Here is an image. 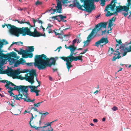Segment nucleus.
I'll return each mask as SVG.
<instances>
[{
	"instance_id": "nucleus-1",
	"label": "nucleus",
	"mask_w": 131,
	"mask_h": 131,
	"mask_svg": "<svg viewBox=\"0 0 131 131\" xmlns=\"http://www.w3.org/2000/svg\"><path fill=\"white\" fill-rule=\"evenodd\" d=\"M58 59V57L55 58H47L44 54L35 56L34 66L39 70L45 69L47 67H51L52 65H55L56 61Z\"/></svg>"
},
{
	"instance_id": "nucleus-2",
	"label": "nucleus",
	"mask_w": 131,
	"mask_h": 131,
	"mask_svg": "<svg viewBox=\"0 0 131 131\" xmlns=\"http://www.w3.org/2000/svg\"><path fill=\"white\" fill-rule=\"evenodd\" d=\"M85 2H81L83 3V4L81 5L78 1L76 0L73 2V4H71L69 5L70 7L76 6L79 9L82 10H85L86 12L91 13L93 10H95V6L94 4V1H92L87 0Z\"/></svg>"
},
{
	"instance_id": "nucleus-3",
	"label": "nucleus",
	"mask_w": 131,
	"mask_h": 131,
	"mask_svg": "<svg viewBox=\"0 0 131 131\" xmlns=\"http://www.w3.org/2000/svg\"><path fill=\"white\" fill-rule=\"evenodd\" d=\"M107 23L106 22H101L96 25L95 27L92 31L94 30V35H96L98 36H103L105 35L106 31V26Z\"/></svg>"
},
{
	"instance_id": "nucleus-4",
	"label": "nucleus",
	"mask_w": 131,
	"mask_h": 131,
	"mask_svg": "<svg viewBox=\"0 0 131 131\" xmlns=\"http://www.w3.org/2000/svg\"><path fill=\"white\" fill-rule=\"evenodd\" d=\"M7 28L9 29V31L12 35H14L18 37L19 34H22L24 36L25 27H23L21 28H18L14 25L10 24L6 25Z\"/></svg>"
},
{
	"instance_id": "nucleus-5",
	"label": "nucleus",
	"mask_w": 131,
	"mask_h": 131,
	"mask_svg": "<svg viewBox=\"0 0 131 131\" xmlns=\"http://www.w3.org/2000/svg\"><path fill=\"white\" fill-rule=\"evenodd\" d=\"M117 0H112L110 4L107 5L105 7V11H107V13L105 14L106 17H108L112 15L115 14L117 15L118 14L116 11L113 13H111L108 10V9L110 8L111 11H114L115 10V7L116 6V3H117Z\"/></svg>"
},
{
	"instance_id": "nucleus-6",
	"label": "nucleus",
	"mask_w": 131,
	"mask_h": 131,
	"mask_svg": "<svg viewBox=\"0 0 131 131\" xmlns=\"http://www.w3.org/2000/svg\"><path fill=\"white\" fill-rule=\"evenodd\" d=\"M23 94L20 93H19L18 95H16V100L20 101L22 99H23L24 101L27 102H33L35 101V100L33 99L31 100L28 96V92H23Z\"/></svg>"
},
{
	"instance_id": "nucleus-7",
	"label": "nucleus",
	"mask_w": 131,
	"mask_h": 131,
	"mask_svg": "<svg viewBox=\"0 0 131 131\" xmlns=\"http://www.w3.org/2000/svg\"><path fill=\"white\" fill-rule=\"evenodd\" d=\"M26 35L34 37H39L42 36V34L37 31L36 29H34V32H32L27 27H25L24 36H25Z\"/></svg>"
},
{
	"instance_id": "nucleus-8",
	"label": "nucleus",
	"mask_w": 131,
	"mask_h": 131,
	"mask_svg": "<svg viewBox=\"0 0 131 131\" xmlns=\"http://www.w3.org/2000/svg\"><path fill=\"white\" fill-rule=\"evenodd\" d=\"M130 3L129 0H127V3L126 6H122L120 5L119 6H115L116 7V11L117 13L119 12L122 11H125L126 12L128 11L130 8Z\"/></svg>"
},
{
	"instance_id": "nucleus-9",
	"label": "nucleus",
	"mask_w": 131,
	"mask_h": 131,
	"mask_svg": "<svg viewBox=\"0 0 131 131\" xmlns=\"http://www.w3.org/2000/svg\"><path fill=\"white\" fill-rule=\"evenodd\" d=\"M108 42L109 41L107 38L103 37L99 40L96 42L94 45L97 47H98L100 46V47L102 48L104 45L108 43Z\"/></svg>"
},
{
	"instance_id": "nucleus-10",
	"label": "nucleus",
	"mask_w": 131,
	"mask_h": 131,
	"mask_svg": "<svg viewBox=\"0 0 131 131\" xmlns=\"http://www.w3.org/2000/svg\"><path fill=\"white\" fill-rule=\"evenodd\" d=\"M56 9H53L52 8H51V9L49 10V12H51V14H53L55 12L56 13H61L62 9V5L61 3L60 2H58L57 4V6L56 7Z\"/></svg>"
},
{
	"instance_id": "nucleus-11",
	"label": "nucleus",
	"mask_w": 131,
	"mask_h": 131,
	"mask_svg": "<svg viewBox=\"0 0 131 131\" xmlns=\"http://www.w3.org/2000/svg\"><path fill=\"white\" fill-rule=\"evenodd\" d=\"M94 31L93 30L91 31L87 37L86 40L83 42V43H84L83 47L88 46L91 40L95 37V35H94Z\"/></svg>"
},
{
	"instance_id": "nucleus-12",
	"label": "nucleus",
	"mask_w": 131,
	"mask_h": 131,
	"mask_svg": "<svg viewBox=\"0 0 131 131\" xmlns=\"http://www.w3.org/2000/svg\"><path fill=\"white\" fill-rule=\"evenodd\" d=\"M13 86H14V88H12L10 87L9 88L10 90L9 91L12 92V91L13 90H17L18 91L19 93L21 92H24V86H23V85L17 86L14 84V85Z\"/></svg>"
},
{
	"instance_id": "nucleus-13",
	"label": "nucleus",
	"mask_w": 131,
	"mask_h": 131,
	"mask_svg": "<svg viewBox=\"0 0 131 131\" xmlns=\"http://www.w3.org/2000/svg\"><path fill=\"white\" fill-rule=\"evenodd\" d=\"M21 51H22L21 52L23 53L19 52V54H22L23 57L24 58H26L28 57L31 58L33 57V54L31 52L28 53L26 50H22Z\"/></svg>"
},
{
	"instance_id": "nucleus-14",
	"label": "nucleus",
	"mask_w": 131,
	"mask_h": 131,
	"mask_svg": "<svg viewBox=\"0 0 131 131\" xmlns=\"http://www.w3.org/2000/svg\"><path fill=\"white\" fill-rule=\"evenodd\" d=\"M0 73L6 74L8 75L14 76V71L11 68L8 69L3 70L0 69Z\"/></svg>"
},
{
	"instance_id": "nucleus-15",
	"label": "nucleus",
	"mask_w": 131,
	"mask_h": 131,
	"mask_svg": "<svg viewBox=\"0 0 131 131\" xmlns=\"http://www.w3.org/2000/svg\"><path fill=\"white\" fill-rule=\"evenodd\" d=\"M32 21H33L34 24V25L32 26L31 25L29 21L25 22V20H21V21H19L18 20L16 19L15 20V21H17V22L20 24H23L24 23H27L28 25H29L30 26V27H34L35 26V23L37 21V20H35L34 18L32 19Z\"/></svg>"
},
{
	"instance_id": "nucleus-16",
	"label": "nucleus",
	"mask_w": 131,
	"mask_h": 131,
	"mask_svg": "<svg viewBox=\"0 0 131 131\" xmlns=\"http://www.w3.org/2000/svg\"><path fill=\"white\" fill-rule=\"evenodd\" d=\"M23 86H24V92L26 93L28 92V90L27 89L28 88H29L31 89L30 91L31 92H33L31 91V90H37V87H39V86H32L31 85H28L27 86L23 85Z\"/></svg>"
},
{
	"instance_id": "nucleus-17",
	"label": "nucleus",
	"mask_w": 131,
	"mask_h": 131,
	"mask_svg": "<svg viewBox=\"0 0 131 131\" xmlns=\"http://www.w3.org/2000/svg\"><path fill=\"white\" fill-rule=\"evenodd\" d=\"M26 80L29 83H30L31 84H33L34 82V77L29 75L28 76L27 74H26Z\"/></svg>"
},
{
	"instance_id": "nucleus-18",
	"label": "nucleus",
	"mask_w": 131,
	"mask_h": 131,
	"mask_svg": "<svg viewBox=\"0 0 131 131\" xmlns=\"http://www.w3.org/2000/svg\"><path fill=\"white\" fill-rule=\"evenodd\" d=\"M73 61L71 58H70L66 62V65L67 66V67L68 70L70 69L71 67H73L71 65V62Z\"/></svg>"
},
{
	"instance_id": "nucleus-19",
	"label": "nucleus",
	"mask_w": 131,
	"mask_h": 131,
	"mask_svg": "<svg viewBox=\"0 0 131 131\" xmlns=\"http://www.w3.org/2000/svg\"><path fill=\"white\" fill-rule=\"evenodd\" d=\"M74 46L73 45H70L68 47V49H70V51H71V53L70 55V57L71 56L73 55H75L76 54V53H74Z\"/></svg>"
},
{
	"instance_id": "nucleus-20",
	"label": "nucleus",
	"mask_w": 131,
	"mask_h": 131,
	"mask_svg": "<svg viewBox=\"0 0 131 131\" xmlns=\"http://www.w3.org/2000/svg\"><path fill=\"white\" fill-rule=\"evenodd\" d=\"M82 56H79L77 57H74L72 55L71 57V58L73 61H77L78 60H81L82 61Z\"/></svg>"
},
{
	"instance_id": "nucleus-21",
	"label": "nucleus",
	"mask_w": 131,
	"mask_h": 131,
	"mask_svg": "<svg viewBox=\"0 0 131 131\" xmlns=\"http://www.w3.org/2000/svg\"><path fill=\"white\" fill-rule=\"evenodd\" d=\"M125 52L123 53L122 55L123 57L125 56L127 52L131 51V46L130 45L128 48L127 47H126L125 48Z\"/></svg>"
},
{
	"instance_id": "nucleus-22",
	"label": "nucleus",
	"mask_w": 131,
	"mask_h": 131,
	"mask_svg": "<svg viewBox=\"0 0 131 131\" xmlns=\"http://www.w3.org/2000/svg\"><path fill=\"white\" fill-rule=\"evenodd\" d=\"M13 108H12V110H14L13 112L14 113V114L16 115H17L18 114H19L20 113V111L19 109H17L15 108V107H13Z\"/></svg>"
},
{
	"instance_id": "nucleus-23",
	"label": "nucleus",
	"mask_w": 131,
	"mask_h": 131,
	"mask_svg": "<svg viewBox=\"0 0 131 131\" xmlns=\"http://www.w3.org/2000/svg\"><path fill=\"white\" fill-rule=\"evenodd\" d=\"M29 74L30 76L34 77L35 76H36V71L35 70H32L29 71Z\"/></svg>"
},
{
	"instance_id": "nucleus-24",
	"label": "nucleus",
	"mask_w": 131,
	"mask_h": 131,
	"mask_svg": "<svg viewBox=\"0 0 131 131\" xmlns=\"http://www.w3.org/2000/svg\"><path fill=\"white\" fill-rule=\"evenodd\" d=\"M59 58L63 60L64 61H66L67 62L71 58V57L69 55L67 57H60Z\"/></svg>"
},
{
	"instance_id": "nucleus-25",
	"label": "nucleus",
	"mask_w": 131,
	"mask_h": 131,
	"mask_svg": "<svg viewBox=\"0 0 131 131\" xmlns=\"http://www.w3.org/2000/svg\"><path fill=\"white\" fill-rule=\"evenodd\" d=\"M100 0H94V1L96 2H98ZM101 2L100 3L102 6H104L105 5V3L106 0H100Z\"/></svg>"
},
{
	"instance_id": "nucleus-26",
	"label": "nucleus",
	"mask_w": 131,
	"mask_h": 131,
	"mask_svg": "<svg viewBox=\"0 0 131 131\" xmlns=\"http://www.w3.org/2000/svg\"><path fill=\"white\" fill-rule=\"evenodd\" d=\"M10 84H11L12 85H14V84L12 82L9 81H7L6 84L5 85V87L7 89H9L10 87L9 86Z\"/></svg>"
},
{
	"instance_id": "nucleus-27",
	"label": "nucleus",
	"mask_w": 131,
	"mask_h": 131,
	"mask_svg": "<svg viewBox=\"0 0 131 131\" xmlns=\"http://www.w3.org/2000/svg\"><path fill=\"white\" fill-rule=\"evenodd\" d=\"M25 72L20 71L19 70H16L14 71V75H17L21 73H24Z\"/></svg>"
},
{
	"instance_id": "nucleus-28",
	"label": "nucleus",
	"mask_w": 131,
	"mask_h": 131,
	"mask_svg": "<svg viewBox=\"0 0 131 131\" xmlns=\"http://www.w3.org/2000/svg\"><path fill=\"white\" fill-rule=\"evenodd\" d=\"M28 50L26 51L28 52H32L34 51V48L33 46L28 47Z\"/></svg>"
},
{
	"instance_id": "nucleus-29",
	"label": "nucleus",
	"mask_w": 131,
	"mask_h": 131,
	"mask_svg": "<svg viewBox=\"0 0 131 131\" xmlns=\"http://www.w3.org/2000/svg\"><path fill=\"white\" fill-rule=\"evenodd\" d=\"M32 114V117L30 118V121L29 122V124L30 126L31 127L34 128H39V127H37L36 126H34V125L33 126L31 124V121L32 120V119L33 118H34V116H33V115L32 114Z\"/></svg>"
},
{
	"instance_id": "nucleus-30",
	"label": "nucleus",
	"mask_w": 131,
	"mask_h": 131,
	"mask_svg": "<svg viewBox=\"0 0 131 131\" xmlns=\"http://www.w3.org/2000/svg\"><path fill=\"white\" fill-rule=\"evenodd\" d=\"M69 35H63L62 36L61 39H62L63 37L64 38V40L67 41L69 39Z\"/></svg>"
},
{
	"instance_id": "nucleus-31",
	"label": "nucleus",
	"mask_w": 131,
	"mask_h": 131,
	"mask_svg": "<svg viewBox=\"0 0 131 131\" xmlns=\"http://www.w3.org/2000/svg\"><path fill=\"white\" fill-rule=\"evenodd\" d=\"M40 114H41V119L42 118H43L44 117H45L46 115L49 114V113L47 112H46L45 113H40Z\"/></svg>"
},
{
	"instance_id": "nucleus-32",
	"label": "nucleus",
	"mask_w": 131,
	"mask_h": 131,
	"mask_svg": "<svg viewBox=\"0 0 131 131\" xmlns=\"http://www.w3.org/2000/svg\"><path fill=\"white\" fill-rule=\"evenodd\" d=\"M116 51H114V54L115 56L117 55V56H120V53H119V49H117Z\"/></svg>"
},
{
	"instance_id": "nucleus-33",
	"label": "nucleus",
	"mask_w": 131,
	"mask_h": 131,
	"mask_svg": "<svg viewBox=\"0 0 131 131\" xmlns=\"http://www.w3.org/2000/svg\"><path fill=\"white\" fill-rule=\"evenodd\" d=\"M25 60L23 58L20 59L19 61L20 64H24V63H25Z\"/></svg>"
},
{
	"instance_id": "nucleus-34",
	"label": "nucleus",
	"mask_w": 131,
	"mask_h": 131,
	"mask_svg": "<svg viewBox=\"0 0 131 131\" xmlns=\"http://www.w3.org/2000/svg\"><path fill=\"white\" fill-rule=\"evenodd\" d=\"M56 120H55L54 121H52V122H49L48 123V124H47H47H45V126H46V127H47L48 126H49L50 127H51V124L53 122H54L56 121Z\"/></svg>"
},
{
	"instance_id": "nucleus-35",
	"label": "nucleus",
	"mask_w": 131,
	"mask_h": 131,
	"mask_svg": "<svg viewBox=\"0 0 131 131\" xmlns=\"http://www.w3.org/2000/svg\"><path fill=\"white\" fill-rule=\"evenodd\" d=\"M121 57V56H117V57L115 56H114L112 59V61H115L116 60V59L117 58L118 59H119Z\"/></svg>"
},
{
	"instance_id": "nucleus-36",
	"label": "nucleus",
	"mask_w": 131,
	"mask_h": 131,
	"mask_svg": "<svg viewBox=\"0 0 131 131\" xmlns=\"http://www.w3.org/2000/svg\"><path fill=\"white\" fill-rule=\"evenodd\" d=\"M58 16H59V17L61 19V20H62L63 19L66 18H67L66 16H64L62 15H58Z\"/></svg>"
},
{
	"instance_id": "nucleus-37",
	"label": "nucleus",
	"mask_w": 131,
	"mask_h": 131,
	"mask_svg": "<svg viewBox=\"0 0 131 131\" xmlns=\"http://www.w3.org/2000/svg\"><path fill=\"white\" fill-rule=\"evenodd\" d=\"M15 61H16V60ZM15 63L14 64V66L15 67H17L18 65L20 64L19 62V60H17L16 62L15 61V62L14 63Z\"/></svg>"
},
{
	"instance_id": "nucleus-38",
	"label": "nucleus",
	"mask_w": 131,
	"mask_h": 131,
	"mask_svg": "<svg viewBox=\"0 0 131 131\" xmlns=\"http://www.w3.org/2000/svg\"><path fill=\"white\" fill-rule=\"evenodd\" d=\"M8 92L10 94V96L14 97V98H15V99H16V95H15V96H14V94L13 93V92H11V91H8Z\"/></svg>"
},
{
	"instance_id": "nucleus-39",
	"label": "nucleus",
	"mask_w": 131,
	"mask_h": 131,
	"mask_svg": "<svg viewBox=\"0 0 131 131\" xmlns=\"http://www.w3.org/2000/svg\"><path fill=\"white\" fill-rule=\"evenodd\" d=\"M43 102L42 101L41 102H38L37 104L35 103L34 105V106H39L40 105V104Z\"/></svg>"
},
{
	"instance_id": "nucleus-40",
	"label": "nucleus",
	"mask_w": 131,
	"mask_h": 131,
	"mask_svg": "<svg viewBox=\"0 0 131 131\" xmlns=\"http://www.w3.org/2000/svg\"><path fill=\"white\" fill-rule=\"evenodd\" d=\"M32 110H33L34 111H36L37 112L38 111V110L37 109L36 107H31V111H32Z\"/></svg>"
},
{
	"instance_id": "nucleus-41",
	"label": "nucleus",
	"mask_w": 131,
	"mask_h": 131,
	"mask_svg": "<svg viewBox=\"0 0 131 131\" xmlns=\"http://www.w3.org/2000/svg\"><path fill=\"white\" fill-rule=\"evenodd\" d=\"M42 3L37 1L35 3V4L36 5H40L42 4Z\"/></svg>"
},
{
	"instance_id": "nucleus-42",
	"label": "nucleus",
	"mask_w": 131,
	"mask_h": 131,
	"mask_svg": "<svg viewBox=\"0 0 131 131\" xmlns=\"http://www.w3.org/2000/svg\"><path fill=\"white\" fill-rule=\"evenodd\" d=\"M113 24H112V22H111V21H109V23L108 24V28L109 27H111L112 26H113Z\"/></svg>"
},
{
	"instance_id": "nucleus-43",
	"label": "nucleus",
	"mask_w": 131,
	"mask_h": 131,
	"mask_svg": "<svg viewBox=\"0 0 131 131\" xmlns=\"http://www.w3.org/2000/svg\"><path fill=\"white\" fill-rule=\"evenodd\" d=\"M116 17H114L111 19H110L109 21H111V22H112L113 21H114L116 20Z\"/></svg>"
},
{
	"instance_id": "nucleus-44",
	"label": "nucleus",
	"mask_w": 131,
	"mask_h": 131,
	"mask_svg": "<svg viewBox=\"0 0 131 131\" xmlns=\"http://www.w3.org/2000/svg\"><path fill=\"white\" fill-rule=\"evenodd\" d=\"M125 50H123L121 49H120V52H119V53H120V54H123V53H124L125 52Z\"/></svg>"
},
{
	"instance_id": "nucleus-45",
	"label": "nucleus",
	"mask_w": 131,
	"mask_h": 131,
	"mask_svg": "<svg viewBox=\"0 0 131 131\" xmlns=\"http://www.w3.org/2000/svg\"><path fill=\"white\" fill-rule=\"evenodd\" d=\"M52 26H53V25H52L50 24H48V26L46 28V30H47L48 28H50Z\"/></svg>"
},
{
	"instance_id": "nucleus-46",
	"label": "nucleus",
	"mask_w": 131,
	"mask_h": 131,
	"mask_svg": "<svg viewBox=\"0 0 131 131\" xmlns=\"http://www.w3.org/2000/svg\"><path fill=\"white\" fill-rule=\"evenodd\" d=\"M31 91L33 92H37L38 93L39 92H40V90H31Z\"/></svg>"
},
{
	"instance_id": "nucleus-47",
	"label": "nucleus",
	"mask_w": 131,
	"mask_h": 131,
	"mask_svg": "<svg viewBox=\"0 0 131 131\" xmlns=\"http://www.w3.org/2000/svg\"><path fill=\"white\" fill-rule=\"evenodd\" d=\"M23 44V43L21 41H19L17 42L16 45H22Z\"/></svg>"
},
{
	"instance_id": "nucleus-48",
	"label": "nucleus",
	"mask_w": 131,
	"mask_h": 131,
	"mask_svg": "<svg viewBox=\"0 0 131 131\" xmlns=\"http://www.w3.org/2000/svg\"><path fill=\"white\" fill-rule=\"evenodd\" d=\"M14 50L15 51L18 52V53L19 54V52H20V53H22L21 52H22V51H22V50H23V49H20V50L18 51V50H16V49L15 48L14 49Z\"/></svg>"
},
{
	"instance_id": "nucleus-49",
	"label": "nucleus",
	"mask_w": 131,
	"mask_h": 131,
	"mask_svg": "<svg viewBox=\"0 0 131 131\" xmlns=\"http://www.w3.org/2000/svg\"><path fill=\"white\" fill-rule=\"evenodd\" d=\"M59 17L58 16H58H53L51 17L52 18V19H54L55 20H58V18H57V17Z\"/></svg>"
},
{
	"instance_id": "nucleus-50",
	"label": "nucleus",
	"mask_w": 131,
	"mask_h": 131,
	"mask_svg": "<svg viewBox=\"0 0 131 131\" xmlns=\"http://www.w3.org/2000/svg\"><path fill=\"white\" fill-rule=\"evenodd\" d=\"M2 41H3L2 42L3 43H4L3 42H5L4 44L5 45H7L8 43V42L7 41H6L5 39H3ZM3 44H4L3 43Z\"/></svg>"
},
{
	"instance_id": "nucleus-51",
	"label": "nucleus",
	"mask_w": 131,
	"mask_h": 131,
	"mask_svg": "<svg viewBox=\"0 0 131 131\" xmlns=\"http://www.w3.org/2000/svg\"><path fill=\"white\" fill-rule=\"evenodd\" d=\"M116 41L118 43V44H120L122 43L121 41V40H119L118 41L117 39H116Z\"/></svg>"
},
{
	"instance_id": "nucleus-52",
	"label": "nucleus",
	"mask_w": 131,
	"mask_h": 131,
	"mask_svg": "<svg viewBox=\"0 0 131 131\" xmlns=\"http://www.w3.org/2000/svg\"><path fill=\"white\" fill-rule=\"evenodd\" d=\"M77 39H74L73 41V43L72 45H73L74 46V44L77 42Z\"/></svg>"
},
{
	"instance_id": "nucleus-53",
	"label": "nucleus",
	"mask_w": 131,
	"mask_h": 131,
	"mask_svg": "<svg viewBox=\"0 0 131 131\" xmlns=\"http://www.w3.org/2000/svg\"><path fill=\"white\" fill-rule=\"evenodd\" d=\"M112 110L114 111H115L116 110H118V108L117 107H113L112 108Z\"/></svg>"
},
{
	"instance_id": "nucleus-54",
	"label": "nucleus",
	"mask_w": 131,
	"mask_h": 131,
	"mask_svg": "<svg viewBox=\"0 0 131 131\" xmlns=\"http://www.w3.org/2000/svg\"><path fill=\"white\" fill-rule=\"evenodd\" d=\"M125 48L124 46L121 45L120 47V49H121L124 50Z\"/></svg>"
},
{
	"instance_id": "nucleus-55",
	"label": "nucleus",
	"mask_w": 131,
	"mask_h": 131,
	"mask_svg": "<svg viewBox=\"0 0 131 131\" xmlns=\"http://www.w3.org/2000/svg\"><path fill=\"white\" fill-rule=\"evenodd\" d=\"M61 48H62V47H61V46H59V47H58L57 48V49L56 50H55V51H57V50L58 49V52H59V51H60V49H61Z\"/></svg>"
},
{
	"instance_id": "nucleus-56",
	"label": "nucleus",
	"mask_w": 131,
	"mask_h": 131,
	"mask_svg": "<svg viewBox=\"0 0 131 131\" xmlns=\"http://www.w3.org/2000/svg\"><path fill=\"white\" fill-rule=\"evenodd\" d=\"M68 0H62V3L63 4H64L65 3H67V1Z\"/></svg>"
},
{
	"instance_id": "nucleus-57",
	"label": "nucleus",
	"mask_w": 131,
	"mask_h": 131,
	"mask_svg": "<svg viewBox=\"0 0 131 131\" xmlns=\"http://www.w3.org/2000/svg\"><path fill=\"white\" fill-rule=\"evenodd\" d=\"M39 127V128H37V129H36V128H35V129L36 130H39V128H44L45 127H46V126H43V127Z\"/></svg>"
},
{
	"instance_id": "nucleus-58",
	"label": "nucleus",
	"mask_w": 131,
	"mask_h": 131,
	"mask_svg": "<svg viewBox=\"0 0 131 131\" xmlns=\"http://www.w3.org/2000/svg\"><path fill=\"white\" fill-rule=\"evenodd\" d=\"M48 33L49 34L53 33V31H52V30L51 29H49L48 30Z\"/></svg>"
},
{
	"instance_id": "nucleus-59",
	"label": "nucleus",
	"mask_w": 131,
	"mask_h": 131,
	"mask_svg": "<svg viewBox=\"0 0 131 131\" xmlns=\"http://www.w3.org/2000/svg\"><path fill=\"white\" fill-rule=\"evenodd\" d=\"M126 13H123L122 14L124 15L125 17L128 14V11L126 12Z\"/></svg>"
},
{
	"instance_id": "nucleus-60",
	"label": "nucleus",
	"mask_w": 131,
	"mask_h": 131,
	"mask_svg": "<svg viewBox=\"0 0 131 131\" xmlns=\"http://www.w3.org/2000/svg\"><path fill=\"white\" fill-rule=\"evenodd\" d=\"M32 64H33L32 63H26V64H27V65H28V66H32Z\"/></svg>"
},
{
	"instance_id": "nucleus-61",
	"label": "nucleus",
	"mask_w": 131,
	"mask_h": 131,
	"mask_svg": "<svg viewBox=\"0 0 131 131\" xmlns=\"http://www.w3.org/2000/svg\"><path fill=\"white\" fill-rule=\"evenodd\" d=\"M69 28H70V27H69V28H65V29H64L63 30H61V31H60L61 32V34H62L63 33V30H67L68 29H69ZM61 35H62V34Z\"/></svg>"
},
{
	"instance_id": "nucleus-62",
	"label": "nucleus",
	"mask_w": 131,
	"mask_h": 131,
	"mask_svg": "<svg viewBox=\"0 0 131 131\" xmlns=\"http://www.w3.org/2000/svg\"><path fill=\"white\" fill-rule=\"evenodd\" d=\"M55 34V35H62V34L61 33H57L56 32H54Z\"/></svg>"
},
{
	"instance_id": "nucleus-63",
	"label": "nucleus",
	"mask_w": 131,
	"mask_h": 131,
	"mask_svg": "<svg viewBox=\"0 0 131 131\" xmlns=\"http://www.w3.org/2000/svg\"><path fill=\"white\" fill-rule=\"evenodd\" d=\"M18 77L19 79L21 80H23L24 79L23 77H21L20 75Z\"/></svg>"
},
{
	"instance_id": "nucleus-64",
	"label": "nucleus",
	"mask_w": 131,
	"mask_h": 131,
	"mask_svg": "<svg viewBox=\"0 0 131 131\" xmlns=\"http://www.w3.org/2000/svg\"><path fill=\"white\" fill-rule=\"evenodd\" d=\"M50 129H48V131H53V129L51 127H50Z\"/></svg>"
}]
</instances>
